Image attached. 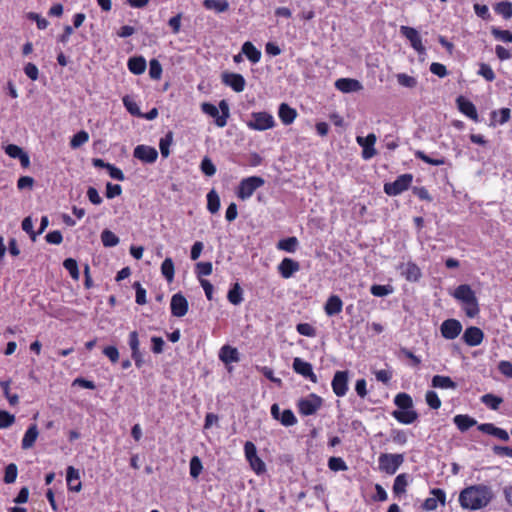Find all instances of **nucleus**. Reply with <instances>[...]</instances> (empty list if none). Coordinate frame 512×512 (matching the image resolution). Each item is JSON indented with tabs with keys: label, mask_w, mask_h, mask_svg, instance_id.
Returning <instances> with one entry per match:
<instances>
[{
	"label": "nucleus",
	"mask_w": 512,
	"mask_h": 512,
	"mask_svg": "<svg viewBox=\"0 0 512 512\" xmlns=\"http://www.w3.org/2000/svg\"><path fill=\"white\" fill-rule=\"evenodd\" d=\"M494 498L493 490L484 484L471 485L459 494V504L465 510H480L487 507Z\"/></svg>",
	"instance_id": "1"
},
{
	"label": "nucleus",
	"mask_w": 512,
	"mask_h": 512,
	"mask_svg": "<svg viewBox=\"0 0 512 512\" xmlns=\"http://www.w3.org/2000/svg\"><path fill=\"white\" fill-rule=\"evenodd\" d=\"M201 109L205 114L215 118V124L218 127L226 126L227 119L230 116L229 105L226 100L219 102V108L208 102L202 103Z\"/></svg>",
	"instance_id": "2"
},
{
	"label": "nucleus",
	"mask_w": 512,
	"mask_h": 512,
	"mask_svg": "<svg viewBox=\"0 0 512 512\" xmlns=\"http://www.w3.org/2000/svg\"><path fill=\"white\" fill-rule=\"evenodd\" d=\"M249 129L255 131H266L275 127L276 122L272 114L266 111L252 112L250 119L246 122Z\"/></svg>",
	"instance_id": "3"
},
{
	"label": "nucleus",
	"mask_w": 512,
	"mask_h": 512,
	"mask_svg": "<svg viewBox=\"0 0 512 512\" xmlns=\"http://www.w3.org/2000/svg\"><path fill=\"white\" fill-rule=\"evenodd\" d=\"M265 184V180L260 176H250L240 181L237 197L241 200L249 199L253 193Z\"/></svg>",
	"instance_id": "4"
},
{
	"label": "nucleus",
	"mask_w": 512,
	"mask_h": 512,
	"mask_svg": "<svg viewBox=\"0 0 512 512\" xmlns=\"http://www.w3.org/2000/svg\"><path fill=\"white\" fill-rule=\"evenodd\" d=\"M322 404L323 399L317 394L311 393L307 397L299 399L297 407L300 414L310 416L316 414Z\"/></svg>",
	"instance_id": "5"
},
{
	"label": "nucleus",
	"mask_w": 512,
	"mask_h": 512,
	"mask_svg": "<svg viewBox=\"0 0 512 512\" xmlns=\"http://www.w3.org/2000/svg\"><path fill=\"white\" fill-rule=\"evenodd\" d=\"M413 181V175L406 173L398 176L395 181L385 183L384 192L389 196H397L406 191Z\"/></svg>",
	"instance_id": "6"
},
{
	"label": "nucleus",
	"mask_w": 512,
	"mask_h": 512,
	"mask_svg": "<svg viewBox=\"0 0 512 512\" xmlns=\"http://www.w3.org/2000/svg\"><path fill=\"white\" fill-rule=\"evenodd\" d=\"M379 468L389 475L396 473L402 465L404 457L402 454H381L379 456Z\"/></svg>",
	"instance_id": "7"
},
{
	"label": "nucleus",
	"mask_w": 512,
	"mask_h": 512,
	"mask_svg": "<svg viewBox=\"0 0 512 512\" xmlns=\"http://www.w3.org/2000/svg\"><path fill=\"white\" fill-rule=\"evenodd\" d=\"M244 452L252 470L258 475L263 474L266 471V465L262 459L258 457L254 443L247 441L244 445Z\"/></svg>",
	"instance_id": "8"
},
{
	"label": "nucleus",
	"mask_w": 512,
	"mask_h": 512,
	"mask_svg": "<svg viewBox=\"0 0 512 512\" xmlns=\"http://www.w3.org/2000/svg\"><path fill=\"white\" fill-rule=\"evenodd\" d=\"M348 380H349V373L348 371H336L332 382V390L338 397H343L346 395L348 391Z\"/></svg>",
	"instance_id": "9"
},
{
	"label": "nucleus",
	"mask_w": 512,
	"mask_h": 512,
	"mask_svg": "<svg viewBox=\"0 0 512 512\" xmlns=\"http://www.w3.org/2000/svg\"><path fill=\"white\" fill-rule=\"evenodd\" d=\"M400 32L409 40L414 50H416L419 54H425L426 49L422 43L419 32L415 28L409 26H401Z\"/></svg>",
	"instance_id": "10"
},
{
	"label": "nucleus",
	"mask_w": 512,
	"mask_h": 512,
	"mask_svg": "<svg viewBox=\"0 0 512 512\" xmlns=\"http://www.w3.org/2000/svg\"><path fill=\"white\" fill-rule=\"evenodd\" d=\"M430 494L433 495V497H429L425 499V501L422 504V509L425 511H434L437 509L438 504L445 506L446 504V493L443 489L440 488H433L430 491Z\"/></svg>",
	"instance_id": "11"
},
{
	"label": "nucleus",
	"mask_w": 512,
	"mask_h": 512,
	"mask_svg": "<svg viewBox=\"0 0 512 512\" xmlns=\"http://www.w3.org/2000/svg\"><path fill=\"white\" fill-rule=\"evenodd\" d=\"M376 135L374 133L368 134L366 137L357 136L356 141L362 147V157L369 160L376 155L374 145L376 143Z\"/></svg>",
	"instance_id": "12"
},
{
	"label": "nucleus",
	"mask_w": 512,
	"mask_h": 512,
	"mask_svg": "<svg viewBox=\"0 0 512 512\" xmlns=\"http://www.w3.org/2000/svg\"><path fill=\"white\" fill-rule=\"evenodd\" d=\"M133 156L143 163L152 164L158 158V152L154 147L148 145H137L133 151Z\"/></svg>",
	"instance_id": "13"
},
{
	"label": "nucleus",
	"mask_w": 512,
	"mask_h": 512,
	"mask_svg": "<svg viewBox=\"0 0 512 512\" xmlns=\"http://www.w3.org/2000/svg\"><path fill=\"white\" fill-rule=\"evenodd\" d=\"M221 79L223 84L231 87L237 93H240L245 89L246 80L239 73L224 72Z\"/></svg>",
	"instance_id": "14"
},
{
	"label": "nucleus",
	"mask_w": 512,
	"mask_h": 512,
	"mask_svg": "<svg viewBox=\"0 0 512 512\" xmlns=\"http://www.w3.org/2000/svg\"><path fill=\"white\" fill-rule=\"evenodd\" d=\"M292 367L297 374L309 379L313 383H317L318 379L316 374L313 372L312 365L309 362L302 360L301 358H294Z\"/></svg>",
	"instance_id": "15"
},
{
	"label": "nucleus",
	"mask_w": 512,
	"mask_h": 512,
	"mask_svg": "<svg viewBox=\"0 0 512 512\" xmlns=\"http://www.w3.org/2000/svg\"><path fill=\"white\" fill-rule=\"evenodd\" d=\"M440 330L445 339L453 340L461 333L462 325L456 319H447L441 324Z\"/></svg>",
	"instance_id": "16"
},
{
	"label": "nucleus",
	"mask_w": 512,
	"mask_h": 512,
	"mask_svg": "<svg viewBox=\"0 0 512 512\" xmlns=\"http://www.w3.org/2000/svg\"><path fill=\"white\" fill-rule=\"evenodd\" d=\"M170 306L171 313L175 317H183L188 312V301L181 293L172 296Z\"/></svg>",
	"instance_id": "17"
},
{
	"label": "nucleus",
	"mask_w": 512,
	"mask_h": 512,
	"mask_svg": "<svg viewBox=\"0 0 512 512\" xmlns=\"http://www.w3.org/2000/svg\"><path fill=\"white\" fill-rule=\"evenodd\" d=\"M398 269L400 270L401 275H403L405 279L410 282H417L422 276L418 265L411 261L407 263H401L398 266Z\"/></svg>",
	"instance_id": "18"
},
{
	"label": "nucleus",
	"mask_w": 512,
	"mask_h": 512,
	"mask_svg": "<svg viewBox=\"0 0 512 512\" xmlns=\"http://www.w3.org/2000/svg\"><path fill=\"white\" fill-rule=\"evenodd\" d=\"M335 87L343 93L358 92L363 89L360 81L352 78H340L336 80Z\"/></svg>",
	"instance_id": "19"
},
{
	"label": "nucleus",
	"mask_w": 512,
	"mask_h": 512,
	"mask_svg": "<svg viewBox=\"0 0 512 512\" xmlns=\"http://www.w3.org/2000/svg\"><path fill=\"white\" fill-rule=\"evenodd\" d=\"M453 297L455 299H457L458 301L462 302L463 304H465V303L473 304L476 299L475 292L467 284L459 285L455 289V291L453 293Z\"/></svg>",
	"instance_id": "20"
},
{
	"label": "nucleus",
	"mask_w": 512,
	"mask_h": 512,
	"mask_svg": "<svg viewBox=\"0 0 512 512\" xmlns=\"http://www.w3.org/2000/svg\"><path fill=\"white\" fill-rule=\"evenodd\" d=\"M484 338L483 331L478 327H468L464 334H463V340L464 342L469 346H478L482 343Z\"/></svg>",
	"instance_id": "21"
},
{
	"label": "nucleus",
	"mask_w": 512,
	"mask_h": 512,
	"mask_svg": "<svg viewBox=\"0 0 512 512\" xmlns=\"http://www.w3.org/2000/svg\"><path fill=\"white\" fill-rule=\"evenodd\" d=\"M456 102L461 113H463L464 115H466L475 122L479 121L476 107L471 101L465 99L463 96H459Z\"/></svg>",
	"instance_id": "22"
},
{
	"label": "nucleus",
	"mask_w": 512,
	"mask_h": 512,
	"mask_svg": "<svg viewBox=\"0 0 512 512\" xmlns=\"http://www.w3.org/2000/svg\"><path fill=\"white\" fill-rule=\"evenodd\" d=\"M299 269L300 264L291 258H284L278 265V271L285 279L292 277Z\"/></svg>",
	"instance_id": "23"
},
{
	"label": "nucleus",
	"mask_w": 512,
	"mask_h": 512,
	"mask_svg": "<svg viewBox=\"0 0 512 512\" xmlns=\"http://www.w3.org/2000/svg\"><path fill=\"white\" fill-rule=\"evenodd\" d=\"M66 480L70 491L79 492L82 489L80 473L73 466H69L66 471Z\"/></svg>",
	"instance_id": "24"
},
{
	"label": "nucleus",
	"mask_w": 512,
	"mask_h": 512,
	"mask_svg": "<svg viewBox=\"0 0 512 512\" xmlns=\"http://www.w3.org/2000/svg\"><path fill=\"white\" fill-rule=\"evenodd\" d=\"M478 430L483 432V433L495 436V437L499 438L502 441H508L509 440L508 432L506 430L502 429V428L496 427L492 423L480 424V425H478Z\"/></svg>",
	"instance_id": "25"
},
{
	"label": "nucleus",
	"mask_w": 512,
	"mask_h": 512,
	"mask_svg": "<svg viewBox=\"0 0 512 512\" xmlns=\"http://www.w3.org/2000/svg\"><path fill=\"white\" fill-rule=\"evenodd\" d=\"M343 302L337 295H331L324 306V311L328 316H334L342 311Z\"/></svg>",
	"instance_id": "26"
},
{
	"label": "nucleus",
	"mask_w": 512,
	"mask_h": 512,
	"mask_svg": "<svg viewBox=\"0 0 512 512\" xmlns=\"http://www.w3.org/2000/svg\"><path fill=\"white\" fill-rule=\"evenodd\" d=\"M278 116L284 125H290L294 122L297 112L286 103H281L278 110Z\"/></svg>",
	"instance_id": "27"
},
{
	"label": "nucleus",
	"mask_w": 512,
	"mask_h": 512,
	"mask_svg": "<svg viewBox=\"0 0 512 512\" xmlns=\"http://www.w3.org/2000/svg\"><path fill=\"white\" fill-rule=\"evenodd\" d=\"M219 359L225 364L238 362L239 352L234 347L224 345L219 351Z\"/></svg>",
	"instance_id": "28"
},
{
	"label": "nucleus",
	"mask_w": 512,
	"mask_h": 512,
	"mask_svg": "<svg viewBox=\"0 0 512 512\" xmlns=\"http://www.w3.org/2000/svg\"><path fill=\"white\" fill-rule=\"evenodd\" d=\"M392 416L400 423L402 424H411L413 423L417 418L418 414L413 409H407V410H394L392 412Z\"/></svg>",
	"instance_id": "29"
},
{
	"label": "nucleus",
	"mask_w": 512,
	"mask_h": 512,
	"mask_svg": "<svg viewBox=\"0 0 512 512\" xmlns=\"http://www.w3.org/2000/svg\"><path fill=\"white\" fill-rule=\"evenodd\" d=\"M39 435L38 428L36 424H31L26 430L21 446L23 449L32 448L35 444V441Z\"/></svg>",
	"instance_id": "30"
},
{
	"label": "nucleus",
	"mask_w": 512,
	"mask_h": 512,
	"mask_svg": "<svg viewBox=\"0 0 512 512\" xmlns=\"http://www.w3.org/2000/svg\"><path fill=\"white\" fill-rule=\"evenodd\" d=\"M128 69L135 75H140L146 70V60L142 56L131 57L128 60Z\"/></svg>",
	"instance_id": "31"
},
{
	"label": "nucleus",
	"mask_w": 512,
	"mask_h": 512,
	"mask_svg": "<svg viewBox=\"0 0 512 512\" xmlns=\"http://www.w3.org/2000/svg\"><path fill=\"white\" fill-rule=\"evenodd\" d=\"M242 53L252 62L258 63L261 59V51L258 50L251 42L247 41L242 45Z\"/></svg>",
	"instance_id": "32"
},
{
	"label": "nucleus",
	"mask_w": 512,
	"mask_h": 512,
	"mask_svg": "<svg viewBox=\"0 0 512 512\" xmlns=\"http://www.w3.org/2000/svg\"><path fill=\"white\" fill-rule=\"evenodd\" d=\"M453 421L457 428L462 432L467 431L477 424V421L474 418L463 414L456 415Z\"/></svg>",
	"instance_id": "33"
},
{
	"label": "nucleus",
	"mask_w": 512,
	"mask_h": 512,
	"mask_svg": "<svg viewBox=\"0 0 512 512\" xmlns=\"http://www.w3.org/2000/svg\"><path fill=\"white\" fill-rule=\"evenodd\" d=\"M431 383L434 388L456 389L457 387V384L449 376L435 375Z\"/></svg>",
	"instance_id": "34"
},
{
	"label": "nucleus",
	"mask_w": 512,
	"mask_h": 512,
	"mask_svg": "<svg viewBox=\"0 0 512 512\" xmlns=\"http://www.w3.org/2000/svg\"><path fill=\"white\" fill-rule=\"evenodd\" d=\"M203 6L208 10H214L217 13L226 12L229 9L227 0H204Z\"/></svg>",
	"instance_id": "35"
},
{
	"label": "nucleus",
	"mask_w": 512,
	"mask_h": 512,
	"mask_svg": "<svg viewBox=\"0 0 512 512\" xmlns=\"http://www.w3.org/2000/svg\"><path fill=\"white\" fill-rule=\"evenodd\" d=\"M395 405L399 408V410H407L413 408V400L411 396L407 393H398L394 398Z\"/></svg>",
	"instance_id": "36"
},
{
	"label": "nucleus",
	"mask_w": 512,
	"mask_h": 512,
	"mask_svg": "<svg viewBox=\"0 0 512 512\" xmlns=\"http://www.w3.org/2000/svg\"><path fill=\"white\" fill-rule=\"evenodd\" d=\"M227 298L233 305H239L243 301V290L238 283L229 290Z\"/></svg>",
	"instance_id": "37"
},
{
	"label": "nucleus",
	"mask_w": 512,
	"mask_h": 512,
	"mask_svg": "<svg viewBox=\"0 0 512 512\" xmlns=\"http://www.w3.org/2000/svg\"><path fill=\"white\" fill-rule=\"evenodd\" d=\"M298 243H299L298 239L293 236V237H288V238L280 240L277 244V247L280 250H283V251H286L289 253H294L297 249Z\"/></svg>",
	"instance_id": "38"
},
{
	"label": "nucleus",
	"mask_w": 512,
	"mask_h": 512,
	"mask_svg": "<svg viewBox=\"0 0 512 512\" xmlns=\"http://www.w3.org/2000/svg\"><path fill=\"white\" fill-rule=\"evenodd\" d=\"M173 142V132L169 131L164 137H162L159 141V148L161 155L164 158H167L170 154V146Z\"/></svg>",
	"instance_id": "39"
},
{
	"label": "nucleus",
	"mask_w": 512,
	"mask_h": 512,
	"mask_svg": "<svg viewBox=\"0 0 512 512\" xmlns=\"http://www.w3.org/2000/svg\"><path fill=\"white\" fill-rule=\"evenodd\" d=\"M220 208V198L215 190H211L207 194V209L212 213H216Z\"/></svg>",
	"instance_id": "40"
},
{
	"label": "nucleus",
	"mask_w": 512,
	"mask_h": 512,
	"mask_svg": "<svg viewBox=\"0 0 512 512\" xmlns=\"http://www.w3.org/2000/svg\"><path fill=\"white\" fill-rule=\"evenodd\" d=\"M101 241L105 247H114L119 243V237L112 231L105 229L101 233Z\"/></svg>",
	"instance_id": "41"
},
{
	"label": "nucleus",
	"mask_w": 512,
	"mask_h": 512,
	"mask_svg": "<svg viewBox=\"0 0 512 512\" xmlns=\"http://www.w3.org/2000/svg\"><path fill=\"white\" fill-rule=\"evenodd\" d=\"M161 273L168 282L174 279V263L171 258H166L161 264Z\"/></svg>",
	"instance_id": "42"
},
{
	"label": "nucleus",
	"mask_w": 512,
	"mask_h": 512,
	"mask_svg": "<svg viewBox=\"0 0 512 512\" xmlns=\"http://www.w3.org/2000/svg\"><path fill=\"white\" fill-rule=\"evenodd\" d=\"M11 380L1 381L0 387L3 390L5 397L7 398L11 406H16L19 403V397L17 394H11L10 392Z\"/></svg>",
	"instance_id": "43"
},
{
	"label": "nucleus",
	"mask_w": 512,
	"mask_h": 512,
	"mask_svg": "<svg viewBox=\"0 0 512 512\" xmlns=\"http://www.w3.org/2000/svg\"><path fill=\"white\" fill-rule=\"evenodd\" d=\"M408 485L407 475L406 474H399L393 484V492L396 495L403 494L406 491V487Z\"/></svg>",
	"instance_id": "44"
},
{
	"label": "nucleus",
	"mask_w": 512,
	"mask_h": 512,
	"mask_svg": "<svg viewBox=\"0 0 512 512\" xmlns=\"http://www.w3.org/2000/svg\"><path fill=\"white\" fill-rule=\"evenodd\" d=\"M481 402L488 406L490 409L497 410L500 404L503 402V399L494 394H485L481 397Z\"/></svg>",
	"instance_id": "45"
},
{
	"label": "nucleus",
	"mask_w": 512,
	"mask_h": 512,
	"mask_svg": "<svg viewBox=\"0 0 512 512\" xmlns=\"http://www.w3.org/2000/svg\"><path fill=\"white\" fill-rule=\"evenodd\" d=\"M88 140L89 134L86 131L81 130L71 138L70 146L71 148L76 149L85 144L86 142H88Z\"/></svg>",
	"instance_id": "46"
},
{
	"label": "nucleus",
	"mask_w": 512,
	"mask_h": 512,
	"mask_svg": "<svg viewBox=\"0 0 512 512\" xmlns=\"http://www.w3.org/2000/svg\"><path fill=\"white\" fill-rule=\"evenodd\" d=\"M64 268L69 272L70 276L74 280H78L80 277L78 265L75 259L73 258H67L63 262Z\"/></svg>",
	"instance_id": "47"
},
{
	"label": "nucleus",
	"mask_w": 512,
	"mask_h": 512,
	"mask_svg": "<svg viewBox=\"0 0 512 512\" xmlns=\"http://www.w3.org/2000/svg\"><path fill=\"white\" fill-rule=\"evenodd\" d=\"M495 12L505 19H510L512 17V4L508 1L499 2L495 6Z\"/></svg>",
	"instance_id": "48"
},
{
	"label": "nucleus",
	"mask_w": 512,
	"mask_h": 512,
	"mask_svg": "<svg viewBox=\"0 0 512 512\" xmlns=\"http://www.w3.org/2000/svg\"><path fill=\"white\" fill-rule=\"evenodd\" d=\"M415 157L424 161L425 163L427 164H430V165H434V166H441V165H444L445 164V159L444 158H431L430 156H428L427 154H425L423 151L421 150H417L415 152Z\"/></svg>",
	"instance_id": "49"
},
{
	"label": "nucleus",
	"mask_w": 512,
	"mask_h": 512,
	"mask_svg": "<svg viewBox=\"0 0 512 512\" xmlns=\"http://www.w3.org/2000/svg\"><path fill=\"white\" fill-rule=\"evenodd\" d=\"M122 101H123L125 108L127 109V111L130 114H132L134 116H142L137 103L130 96H128V95L124 96Z\"/></svg>",
	"instance_id": "50"
},
{
	"label": "nucleus",
	"mask_w": 512,
	"mask_h": 512,
	"mask_svg": "<svg viewBox=\"0 0 512 512\" xmlns=\"http://www.w3.org/2000/svg\"><path fill=\"white\" fill-rule=\"evenodd\" d=\"M491 33L497 40L505 43L512 42V32L509 30H501L499 28L492 27Z\"/></svg>",
	"instance_id": "51"
},
{
	"label": "nucleus",
	"mask_w": 512,
	"mask_h": 512,
	"mask_svg": "<svg viewBox=\"0 0 512 512\" xmlns=\"http://www.w3.org/2000/svg\"><path fill=\"white\" fill-rule=\"evenodd\" d=\"M149 75L154 80H159L162 75V66L157 59H151L149 63Z\"/></svg>",
	"instance_id": "52"
},
{
	"label": "nucleus",
	"mask_w": 512,
	"mask_h": 512,
	"mask_svg": "<svg viewBox=\"0 0 512 512\" xmlns=\"http://www.w3.org/2000/svg\"><path fill=\"white\" fill-rule=\"evenodd\" d=\"M18 470L14 463H10L5 468L4 482L6 484L14 483L17 478Z\"/></svg>",
	"instance_id": "53"
},
{
	"label": "nucleus",
	"mask_w": 512,
	"mask_h": 512,
	"mask_svg": "<svg viewBox=\"0 0 512 512\" xmlns=\"http://www.w3.org/2000/svg\"><path fill=\"white\" fill-rule=\"evenodd\" d=\"M396 77H397V82L403 87L414 88L417 85L416 78L409 76L405 73H399V74H397Z\"/></svg>",
	"instance_id": "54"
},
{
	"label": "nucleus",
	"mask_w": 512,
	"mask_h": 512,
	"mask_svg": "<svg viewBox=\"0 0 512 512\" xmlns=\"http://www.w3.org/2000/svg\"><path fill=\"white\" fill-rule=\"evenodd\" d=\"M15 423V416L5 410H0V429H6Z\"/></svg>",
	"instance_id": "55"
},
{
	"label": "nucleus",
	"mask_w": 512,
	"mask_h": 512,
	"mask_svg": "<svg viewBox=\"0 0 512 512\" xmlns=\"http://www.w3.org/2000/svg\"><path fill=\"white\" fill-rule=\"evenodd\" d=\"M498 115H499V119L497 120V122L500 125H503V124L507 123L510 120L511 111H510L509 108H501L500 110L493 111L491 113L492 119H495Z\"/></svg>",
	"instance_id": "56"
},
{
	"label": "nucleus",
	"mask_w": 512,
	"mask_h": 512,
	"mask_svg": "<svg viewBox=\"0 0 512 512\" xmlns=\"http://www.w3.org/2000/svg\"><path fill=\"white\" fill-rule=\"evenodd\" d=\"M328 467L332 471H345L347 470V465L345 461L340 457H331L328 460Z\"/></svg>",
	"instance_id": "57"
},
{
	"label": "nucleus",
	"mask_w": 512,
	"mask_h": 512,
	"mask_svg": "<svg viewBox=\"0 0 512 512\" xmlns=\"http://www.w3.org/2000/svg\"><path fill=\"white\" fill-rule=\"evenodd\" d=\"M282 425L284 426H293L297 423V419L294 413L290 409H286L282 412L281 417L279 419Z\"/></svg>",
	"instance_id": "58"
},
{
	"label": "nucleus",
	"mask_w": 512,
	"mask_h": 512,
	"mask_svg": "<svg viewBox=\"0 0 512 512\" xmlns=\"http://www.w3.org/2000/svg\"><path fill=\"white\" fill-rule=\"evenodd\" d=\"M426 402L432 409H439L441 406V400L439 399L435 391H427L425 396Z\"/></svg>",
	"instance_id": "59"
},
{
	"label": "nucleus",
	"mask_w": 512,
	"mask_h": 512,
	"mask_svg": "<svg viewBox=\"0 0 512 512\" xmlns=\"http://www.w3.org/2000/svg\"><path fill=\"white\" fill-rule=\"evenodd\" d=\"M296 330L300 335L314 337L316 335L315 328L309 323H299Z\"/></svg>",
	"instance_id": "60"
},
{
	"label": "nucleus",
	"mask_w": 512,
	"mask_h": 512,
	"mask_svg": "<svg viewBox=\"0 0 512 512\" xmlns=\"http://www.w3.org/2000/svg\"><path fill=\"white\" fill-rule=\"evenodd\" d=\"M200 168L205 175L210 177L216 173V167L208 157L202 160Z\"/></svg>",
	"instance_id": "61"
},
{
	"label": "nucleus",
	"mask_w": 512,
	"mask_h": 512,
	"mask_svg": "<svg viewBox=\"0 0 512 512\" xmlns=\"http://www.w3.org/2000/svg\"><path fill=\"white\" fill-rule=\"evenodd\" d=\"M202 463L197 456H194L190 460V475L193 478H197L202 471Z\"/></svg>",
	"instance_id": "62"
},
{
	"label": "nucleus",
	"mask_w": 512,
	"mask_h": 512,
	"mask_svg": "<svg viewBox=\"0 0 512 512\" xmlns=\"http://www.w3.org/2000/svg\"><path fill=\"white\" fill-rule=\"evenodd\" d=\"M478 74L485 78V80L492 82L495 79V73L493 69L485 63L480 65Z\"/></svg>",
	"instance_id": "63"
},
{
	"label": "nucleus",
	"mask_w": 512,
	"mask_h": 512,
	"mask_svg": "<svg viewBox=\"0 0 512 512\" xmlns=\"http://www.w3.org/2000/svg\"><path fill=\"white\" fill-rule=\"evenodd\" d=\"M498 370L504 376L512 379V363L506 360H502L498 364Z\"/></svg>",
	"instance_id": "64"
}]
</instances>
